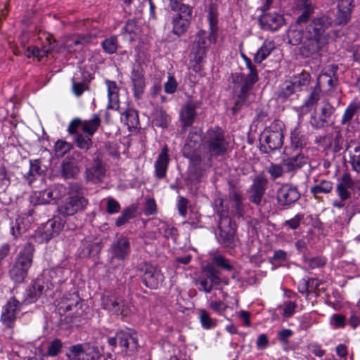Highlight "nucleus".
Instances as JSON below:
<instances>
[{
    "label": "nucleus",
    "instance_id": "nucleus-1",
    "mask_svg": "<svg viewBox=\"0 0 360 360\" xmlns=\"http://www.w3.org/2000/svg\"><path fill=\"white\" fill-rule=\"evenodd\" d=\"M328 24V18L322 16L314 19L302 32L291 29L288 32L289 41L295 45L303 39L300 47V53L303 57L320 56L328 44V38L326 33Z\"/></svg>",
    "mask_w": 360,
    "mask_h": 360
},
{
    "label": "nucleus",
    "instance_id": "nucleus-42",
    "mask_svg": "<svg viewBox=\"0 0 360 360\" xmlns=\"http://www.w3.org/2000/svg\"><path fill=\"white\" fill-rule=\"evenodd\" d=\"M199 319L202 327L205 330L214 328L217 326V320L212 319L205 309L199 310Z\"/></svg>",
    "mask_w": 360,
    "mask_h": 360
},
{
    "label": "nucleus",
    "instance_id": "nucleus-52",
    "mask_svg": "<svg viewBox=\"0 0 360 360\" xmlns=\"http://www.w3.org/2000/svg\"><path fill=\"white\" fill-rule=\"evenodd\" d=\"M72 148V146L71 143L65 141L59 140L55 144L56 155L58 157H63L69 152Z\"/></svg>",
    "mask_w": 360,
    "mask_h": 360
},
{
    "label": "nucleus",
    "instance_id": "nucleus-23",
    "mask_svg": "<svg viewBox=\"0 0 360 360\" xmlns=\"http://www.w3.org/2000/svg\"><path fill=\"white\" fill-rule=\"evenodd\" d=\"M201 139L200 131L191 132L187 138L186 142L183 148L184 157L192 159L195 155V150L199 146Z\"/></svg>",
    "mask_w": 360,
    "mask_h": 360
},
{
    "label": "nucleus",
    "instance_id": "nucleus-10",
    "mask_svg": "<svg viewBox=\"0 0 360 360\" xmlns=\"http://www.w3.org/2000/svg\"><path fill=\"white\" fill-rule=\"evenodd\" d=\"M68 360H98L101 353L98 347L89 343L77 344L70 349Z\"/></svg>",
    "mask_w": 360,
    "mask_h": 360
},
{
    "label": "nucleus",
    "instance_id": "nucleus-29",
    "mask_svg": "<svg viewBox=\"0 0 360 360\" xmlns=\"http://www.w3.org/2000/svg\"><path fill=\"white\" fill-rule=\"evenodd\" d=\"M359 111L360 103L356 101L351 102L346 108L340 123L342 125L349 124L355 117H358Z\"/></svg>",
    "mask_w": 360,
    "mask_h": 360
},
{
    "label": "nucleus",
    "instance_id": "nucleus-53",
    "mask_svg": "<svg viewBox=\"0 0 360 360\" xmlns=\"http://www.w3.org/2000/svg\"><path fill=\"white\" fill-rule=\"evenodd\" d=\"M62 346L61 340L58 338H55L48 347L47 356L52 357L56 356L60 352Z\"/></svg>",
    "mask_w": 360,
    "mask_h": 360
},
{
    "label": "nucleus",
    "instance_id": "nucleus-60",
    "mask_svg": "<svg viewBox=\"0 0 360 360\" xmlns=\"http://www.w3.org/2000/svg\"><path fill=\"white\" fill-rule=\"evenodd\" d=\"M302 6L304 8V11L297 20V22L299 24L307 22L313 12V6L311 2L305 1L304 5H302Z\"/></svg>",
    "mask_w": 360,
    "mask_h": 360
},
{
    "label": "nucleus",
    "instance_id": "nucleus-59",
    "mask_svg": "<svg viewBox=\"0 0 360 360\" xmlns=\"http://www.w3.org/2000/svg\"><path fill=\"white\" fill-rule=\"evenodd\" d=\"M296 92H297V90L295 86H294L290 79V81H286L283 83L279 95L280 96L287 98Z\"/></svg>",
    "mask_w": 360,
    "mask_h": 360
},
{
    "label": "nucleus",
    "instance_id": "nucleus-46",
    "mask_svg": "<svg viewBox=\"0 0 360 360\" xmlns=\"http://www.w3.org/2000/svg\"><path fill=\"white\" fill-rule=\"evenodd\" d=\"M333 190V183L330 181L322 180L320 183L311 188V193L316 197L319 193H329Z\"/></svg>",
    "mask_w": 360,
    "mask_h": 360
},
{
    "label": "nucleus",
    "instance_id": "nucleus-6",
    "mask_svg": "<svg viewBox=\"0 0 360 360\" xmlns=\"http://www.w3.org/2000/svg\"><path fill=\"white\" fill-rule=\"evenodd\" d=\"M88 201L79 191L71 190L58 207L59 214L64 217L72 216L85 209Z\"/></svg>",
    "mask_w": 360,
    "mask_h": 360
},
{
    "label": "nucleus",
    "instance_id": "nucleus-57",
    "mask_svg": "<svg viewBox=\"0 0 360 360\" xmlns=\"http://www.w3.org/2000/svg\"><path fill=\"white\" fill-rule=\"evenodd\" d=\"M205 274L209 279L212 287L217 286L220 284L221 278L217 274L216 270L212 266H207L205 269Z\"/></svg>",
    "mask_w": 360,
    "mask_h": 360
},
{
    "label": "nucleus",
    "instance_id": "nucleus-27",
    "mask_svg": "<svg viewBox=\"0 0 360 360\" xmlns=\"http://www.w3.org/2000/svg\"><path fill=\"white\" fill-rule=\"evenodd\" d=\"M34 247L31 244H27L20 252L15 264L28 270L32 263V254Z\"/></svg>",
    "mask_w": 360,
    "mask_h": 360
},
{
    "label": "nucleus",
    "instance_id": "nucleus-37",
    "mask_svg": "<svg viewBox=\"0 0 360 360\" xmlns=\"http://www.w3.org/2000/svg\"><path fill=\"white\" fill-rule=\"evenodd\" d=\"M306 163L307 158L300 153L283 160V165L287 168L288 171H293L295 169H299Z\"/></svg>",
    "mask_w": 360,
    "mask_h": 360
},
{
    "label": "nucleus",
    "instance_id": "nucleus-34",
    "mask_svg": "<svg viewBox=\"0 0 360 360\" xmlns=\"http://www.w3.org/2000/svg\"><path fill=\"white\" fill-rule=\"evenodd\" d=\"M121 120L124 122L129 129H136L139 125V119L136 110L132 108H128L121 115Z\"/></svg>",
    "mask_w": 360,
    "mask_h": 360
},
{
    "label": "nucleus",
    "instance_id": "nucleus-56",
    "mask_svg": "<svg viewBox=\"0 0 360 360\" xmlns=\"http://www.w3.org/2000/svg\"><path fill=\"white\" fill-rule=\"evenodd\" d=\"M205 274L209 279L212 287L217 286L220 284L221 278L217 274L216 270L212 266H207L205 269Z\"/></svg>",
    "mask_w": 360,
    "mask_h": 360
},
{
    "label": "nucleus",
    "instance_id": "nucleus-18",
    "mask_svg": "<svg viewBox=\"0 0 360 360\" xmlns=\"http://www.w3.org/2000/svg\"><path fill=\"white\" fill-rule=\"evenodd\" d=\"M267 180L262 176H257L254 179L252 184L250 186L251 195H250V200L258 205L262 202V200L264 195Z\"/></svg>",
    "mask_w": 360,
    "mask_h": 360
},
{
    "label": "nucleus",
    "instance_id": "nucleus-55",
    "mask_svg": "<svg viewBox=\"0 0 360 360\" xmlns=\"http://www.w3.org/2000/svg\"><path fill=\"white\" fill-rule=\"evenodd\" d=\"M11 178L6 167L1 164L0 165V188L5 190V188L10 184Z\"/></svg>",
    "mask_w": 360,
    "mask_h": 360
},
{
    "label": "nucleus",
    "instance_id": "nucleus-25",
    "mask_svg": "<svg viewBox=\"0 0 360 360\" xmlns=\"http://www.w3.org/2000/svg\"><path fill=\"white\" fill-rule=\"evenodd\" d=\"M198 105L193 101H188L182 108L180 112V117L184 127L191 126L196 115L195 109Z\"/></svg>",
    "mask_w": 360,
    "mask_h": 360
},
{
    "label": "nucleus",
    "instance_id": "nucleus-17",
    "mask_svg": "<svg viewBox=\"0 0 360 360\" xmlns=\"http://www.w3.org/2000/svg\"><path fill=\"white\" fill-rule=\"evenodd\" d=\"M355 182L349 173H344L336 186V192L341 200H347L352 195Z\"/></svg>",
    "mask_w": 360,
    "mask_h": 360
},
{
    "label": "nucleus",
    "instance_id": "nucleus-63",
    "mask_svg": "<svg viewBox=\"0 0 360 360\" xmlns=\"http://www.w3.org/2000/svg\"><path fill=\"white\" fill-rule=\"evenodd\" d=\"M305 264L310 269H315L323 266L326 264V259L321 257L309 258L304 259Z\"/></svg>",
    "mask_w": 360,
    "mask_h": 360
},
{
    "label": "nucleus",
    "instance_id": "nucleus-47",
    "mask_svg": "<svg viewBox=\"0 0 360 360\" xmlns=\"http://www.w3.org/2000/svg\"><path fill=\"white\" fill-rule=\"evenodd\" d=\"M347 324L345 316L341 314H333L329 319V325L333 330L343 329Z\"/></svg>",
    "mask_w": 360,
    "mask_h": 360
},
{
    "label": "nucleus",
    "instance_id": "nucleus-21",
    "mask_svg": "<svg viewBox=\"0 0 360 360\" xmlns=\"http://www.w3.org/2000/svg\"><path fill=\"white\" fill-rule=\"evenodd\" d=\"M259 21L263 29L272 31L278 30L284 23L283 17L276 13H264Z\"/></svg>",
    "mask_w": 360,
    "mask_h": 360
},
{
    "label": "nucleus",
    "instance_id": "nucleus-51",
    "mask_svg": "<svg viewBox=\"0 0 360 360\" xmlns=\"http://www.w3.org/2000/svg\"><path fill=\"white\" fill-rule=\"evenodd\" d=\"M158 230L160 233L162 234L167 238L174 237L177 233L176 228L162 221L159 223Z\"/></svg>",
    "mask_w": 360,
    "mask_h": 360
},
{
    "label": "nucleus",
    "instance_id": "nucleus-24",
    "mask_svg": "<svg viewBox=\"0 0 360 360\" xmlns=\"http://www.w3.org/2000/svg\"><path fill=\"white\" fill-rule=\"evenodd\" d=\"M59 198L56 189H46L44 191H36L30 197V201L35 205L49 204L53 200Z\"/></svg>",
    "mask_w": 360,
    "mask_h": 360
},
{
    "label": "nucleus",
    "instance_id": "nucleus-35",
    "mask_svg": "<svg viewBox=\"0 0 360 360\" xmlns=\"http://www.w3.org/2000/svg\"><path fill=\"white\" fill-rule=\"evenodd\" d=\"M133 90L135 97L137 98L143 94L145 89L144 77L142 73L133 70L131 75Z\"/></svg>",
    "mask_w": 360,
    "mask_h": 360
},
{
    "label": "nucleus",
    "instance_id": "nucleus-30",
    "mask_svg": "<svg viewBox=\"0 0 360 360\" xmlns=\"http://www.w3.org/2000/svg\"><path fill=\"white\" fill-rule=\"evenodd\" d=\"M105 84L107 86V89H108V108L113 109L118 105L119 88H118L117 84L112 81L105 80Z\"/></svg>",
    "mask_w": 360,
    "mask_h": 360
},
{
    "label": "nucleus",
    "instance_id": "nucleus-38",
    "mask_svg": "<svg viewBox=\"0 0 360 360\" xmlns=\"http://www.w3.org/2000/svg\"><path fill=\"white\" fill-rule=\"evenodd\" d=\"M291 81L297 91H300L304 90L309 85L310 82V75L306 72H302L301 73L293 76L291 78Z\"/></svg>",
    "mask_w": 360,
    "mask_h": 360
},
{
    "label": "nucleus",
    "instance_id": "nucleus-45",
    "mask_svg": "<svg viewBox=\"0 0 360 360\" xmlns=\"http://www.w3.org/2000/svg\"><path fill=\"white\" fill-rule=\"evenodd\" d=\"M103 51L108 54L115 53L118 47V40L115 35H112L104 39L101 43Z\"/></svg>",
    "mask_w": 360,
    "mask_h": 360
},
{
    "label": "nucleus",
    "instance_id": "nucleus-31",
    "mask_svg": "<svg viewBox=\"0 0 360 360\" xmlns=\"http://www.w3.org/2000/svg\"><path fill=\"white\" fill-rule=\"evenodd\" d=\"M190 20L180 15H175L172 18V32L177 36L184 34L190 25Z\"/></svg>",
    "mask_w": 360,
    "mask_h": 360
},
{
    "label": "nucleus",
    "instance_id": "nucleus-7",
    "mask_svg": "<svg viewBox=\"0 0 360 360\" xmlns=\"http://www.w3.org/2000/svg\"><path fill=\"white\" fill-rule=\"evenodd\" d=\"M234 89L238 90V97L245 101L251 93L253 86L259 79L257 72H249L247 75L243 73L233 75Z\"/></svg>",
    "mask_w": 360,
    "mask_h": 360
},
{
    "label": "nucleus",
    "instance_id": "nucleus-64",
    "mask_svg": "<svg viewBox=\"0 0 360 360\" xmlns=\"http://www.w3.org/2000/svg\"><path fill=\"white\" fill-rule=\"evenodd\" d=\"M267 172L269 173L272 179H276L282 176L283 170V167L276 164H271L268 168Z\"/></svg>",
    "mask_w": 360,
    "mask_h": 360
},
{
    "label": "nucleus",
    "instance_id": "nucleus-3",
    "mask_svg": "<svg viewBox=\"0 0 360 360\" xmlns=\"http://www.w3.org/2000/svg\"><path fill=\"white\" fill-rule=\"evenodd\" d=\"M82 303L77 292L66 293L57 300L56 307L59 314L64 316L68 324H72L82 316Z\"/></svg>",
    "mask_w": 360,
    "mask_h": 360
},
{
    "label": "nucleus",
    "instance_id": "nucleus-2",
    "mask_svg": "<svg viewBox=\"0 0 360 360\" xmlns=\"http://www.w3.org/2000/svg\"><path fill=\"white\" fill-rule=\"evenodd\" d=\"M213 37H208L205 30H199L192 41L190 52V65L195 72H200L202 69V63L207 56V51Z\"/></svg>",
    "mask_w": 360,
    "mask_h": 360
},
{
    "label": "nucleus",
    "instance_id": "nucleus-58",
    "mask_svg": "<svg viewBox=\"0 0 360 360\" xmlns=\"http://www.w3.org/2000/svg\"><path fill=\"white\" fill-rule=\"evenodd\" d=\"M134 210L132 208L127 207L124 209L121 215L117 218L116 221V225L117 226H121L126 224L130 219H131L134 216Z\"/></svg>",
    "mask_w": 360,
    "mask_h": 360
},
{
    "label": "nucleus",
    "instance_id": "nucleus-33",
    "mask_svg": "<svg viewBox=\"0 0 360 360\" xmlns=\"http://www.w3.org/2000/svg\"><path fill=\"white\" fill-rule=\"evenodd\" d=\"M101 123V120L98 115L94 114L91 119L82 121V131L89 135L93 136L98 130Z\"/></svg>",
    "mask_w": 360,
    "mask_h": 360
},
{
    "label": "nucleus",
    "instance_id": "nucleus-8",
    "mask_svg": "<svg viewBox=\"0 0 360 360\" xmlns=\"http://www.w3.org/2000/svg\"><path fill=\"white\" fill-rule=\"evenodd\" d=\"M283 134L282 125L277 121L273 122L261 135V141L264 143L270 150H278L283 145Z\"/></svg>",
    "mask_w": 360,
    "mask_h": 360
},
{
    "label": "nucleus",
    "instance_id": "nucleus-49",
    "mask_svg": "<svg viewBox=\"0 0 360 360\" xmlns=\"http://www.w3.org/2000/svg\"><path fill=\"white\" fill-rule=\"evenodd\" d=\"M27 271L15 264L9 272L11 278L15 283H22L27 276Z\"/></svg>",
    "mask_w": 360,
    "mask_h": 360
},
{
    "label": "nucleus",
    "instance_id": "nucleus-13",
    "mask_svg": "<svg viewBox=\"0 0 360 360\" xmlns=\"http://www.w3.org/2000/svg\"><path fill=\"white\" fill-rule=\"evenodd\" d=\"M20 311V302L15 297L11 298L3 307L1 322L6 328H13Z\"/></svg>",
    "mask_w": 360,
    "mask_h": 360
},
{
    "label": "nucleus",
    "instance_id": "nucleus-36",
    "mask_svg": "<svg viewBox=\"0 0 360 360\" xmlns=\"http://www.w3.org/2000/svg\"><path fill=\"white\" fill-rule=\"evenodd\" d=\"M307 134L300 127H296L291 131V143L295 148H302L307 143Z\"/></svg>",
    "mask_w": 360,
    "mask_h": 360
},
{
    "label": "nucleus",
    "instance_id": "nucleus-19",
    "mask_svg": "<svg viewBox=\"0 0 360 360\" xmlns=\"http://www.w3.org/2000/svg\"><path fill=\"white\" fill-rule=\"evenodd\" d=\"M354 7V0H339L335 15L336 23L338 25L346 24L350 20Z\"/></svg>",
    "mask_w": 360,
    "mask_h": 360
},
{
    "label": "nucleus",
    "instance_id": "nucleus-12",
    "mask_svg": "<svg viewBox=\"0 0 360 360\" xmlns=\"http://www.w3.org/2000/svg\"><path fill=\"white\" fill-rule=\"evenodd\" d=\"M300 198V193L297 188L292 184H285L276 192L277 202L284 208L295 203Z\"/></svg>",
    "mask_w": 360,
    "mask_h": 360
},
{
    "label": "nucleus",
    "instance_id": "nucleus-16",
    "mask_svg": "<svg viewBox=\"0 0 360 360\" xmlns=\"http://www.w3.org/2000/svg\"><path fill=\"white\" fill-rule=\"evenodd\" d=\"M51 285L44 276H39L27 290L25 301L27 303L36 302L44 291L50 288Z\"/></svg>",
    "mask_w": 360,
    "mask_h": 360
},
{
    "label": "nucleus",
    "instance_id": "nucleus-48",
    "mask_svg": "<svg viewBox=\"0 0 360 360\" xmlns=\"http://www.w3.org/2000/svg\"><path fill=\"white\" fill-rule=\"evenodd\" d=\"M170 120V117L162 109L157 110L154 114L153 122L157 127H167Z\"/></svg>",
    "mask_w": 360,
    "mask_h": 360
},
{
    "label": "nucleus",
    "instance_id": "nucleus-4",
    "mask_svg": "<svg viewBox=\"0 0 360 360\" xmlns=\"http://www.w3.org/2000/svg\"><path fill=\"white\" fill-rule=\"evenodd\" d=\"M202 146L208 155L218 157L226 153L229 142L225 138L223 129L215 127L206 131L202 140Z\"/></svg>",
    "mask_w": 360,
    "mask_h": 360
},
{
    "label": "nucleus",
    "instance_id": "nucleus-11",
    "mask_svg": "<svg viewBox=\"0 0 360 360\" xmlns=\"http://www.w3.org/2000/svg\"><path fill=\"white\" fill-rule=\"evenodd\" d=\"M219 242L225 248H233L236 245V231L231 219L228 217L221 218L219 222Z\"/></svg>",
    "mask_w": 360,
    "mask_h": 360
},
{
    "label": "nucleus",
    "instance_id": "nucleus-26",
    "mask_svg": "<svg viewBox=\"0 0 360 360\" xmlns=\"http://www.w3.org/2000/svg\"><path fill=\"white\" fill-rule=\"evenodd\" d=\"M207 20L210 26V35L213 37L214 42L217 39V31H218V9L217 6L211 4L207 8Z\"/></svg>",
    "mask_w": 360,
    "mask_h": 360
},
{
    "label": "nucleus",
    "instance_id": "nucleus-9",
    "mask_svg": "<svg viewBox=\"0 0 360 360\" xmlns=\"http://www.w3.org/2000/svg\"><path fill=\"white\" fill-rule=\"evenodd\" d=\"M102 306L109 312L122 317L128 316L131 312L129 304L115 294L104 295L102 297Z\"/></svg>",
    "mask_w": 360,
    "mask_h": 360
},
{
    "label": "nucleus",
    "instance_id": "nucleus-32",
    "mask_svg": "<svg viewBox=\"0 0 360 360\" xmlns=\"http://www.w3.org/2000/svg\"><path fill=\"white\" fill-rule=\"evenodd\" d=\"M274 49L275 45L274 41L269 40L264 41L262 46L257 50L255 55V62L257 63H261L271 54Z\"/></svg>",
    "mask_w": 360,
    "mask_h": 360
},
{
    "label": "nucleus",
    "instance_id": "nucleus-41",
    "mask_svg": "<svg viewBox=\"0 0 360 360\" xmlns=\"http://www.w3.org/2000/svg\"><path fill=\"white\" fill-rule=\"evenodd\" d=\"M75 143L77 148L84 151L88 150L92 146L91 136L78 134L75 137Z\"/></svg>",
    "mask_w": 360,
    "mask_h": 360
},
{
    "label": "nucleus",
    "instance_id": "nucleus-61",
    "mask_svg": "<svg viewBox=\"0 0 360 360\" xmlns=\"http://www.w3.org/2000/svg\"><path fill=\"white\" fill-rule=\"evenodd\" d=\"M334 111L335 108L333 106L331 105L329 103L325 102L323 103V105L321 108V115L319 117H321L323 121H326L328 123L329 118L334 112Z\"/></svg>",
    "mask_w": 360,
    "mask_h": 360
},
{
    "label": "nucleus",
    "instance_id": "nucleus-20",
    "mask_svg": "<svg viewBox=\"0 0 360 360\" xmlns=\"http://www.w3.org/2000/svg\"><path fill=\"white\" fill-rule=\"evenodd\" d=\"M112 258L124 260L130 253V243L125 237L119 238L111 246Z\"/></svg>",
    "mask_w": 360,
    "mask_h": 360
},
{
    "label": "nucleus",
    "instance_id": "nucleus-62",
    "mask_svg": "<svg viewBox=\"0 0 360 360\" xmlns=\"http://www.w3.org/2000/svg\"><path fill=\"white\" fill-rule=\"evenodd\" d=\"M196 285L198 286L199 290L204 291L206 293L210 292L212 289L210 282L206 275L200 277L196 281Z\"/></svg>",
    "mask_w": 360,
    "mask_h": 360
},
{
    "label": "nucleus",
    "instance_id": "nucleus-40",
    "mask_svg": "<svg viewBox=\"0 0 360 360\" xmlns=\"http://www.w3.org/2000/svg\"><path fill=\"white\" fill-rule=\"evenodd\" d=\"M333 72V70H332ZM338 83V79L335 76L334 72H333V75L326 72H322L318 78L317 85L318 86H325L326 85L328 87V89H333Z\"/></svg>",
    "mask_w": 360,
    "mask_h": 360
},
{
    "label": "nucleus",
    "instance_id": "nucleus-54",
    "mask_svg": "<svg viewBox=\"0 0 360 360\" xmlns=\"http://www.w3.org/2000/svg\"><path fill=\"white\" fill-rule=\"evenodd\" d=\"M214 263L225 270L231 271L233 269L230 261L221 255H215L213 257Z\"/></svg>",
    "mask_w": 360,
    "mask_h": 360
},
{
    "label": "nucleus",
    "instance_id": "nucleus-15",
    "mask_svg": "<svg viewBox=\"0 0 360 360\" xmlns=\"http://www.w3.org/2000/svg\"><path fill=\"white\" fill-rule=\"evenodd\" d=\"M63 227V223L58 221L56 218H53L49 219L42 227L39 228L34 236L39 242H47L57 235Z\"/></svg>",
    "mask_w": 360,
    "mask_h": 360
},
{
    "label": "nucleus",
    "instance_id": "nucleus-43",
    "mask_svg": "<svg viewBox=\"0 0 360 360\" xmlns=\"http://www.w3.org/2000/svg\"><path fill=\"white\" fill-rule=\"evenodd\" d=\"M349 163L353 170L360 173V145L356 144L354 148L349 151Z\"/></svg>",
    "mask_w": 360,
    "mask_h": 360
},
{
    "label": "nucleus",
    "instance_id": "nucleus-22",
    "mask_svg": "<svg viewBox=\"0 0 360 360\" xmlns=\"http://www.w3.org/2000/svg\"><path fill=\"white\" fill-rule=\"evenodd\" d=\"M168 150L167 146H164L155 162V175L158 179L166 176L169 162Z\"/></svg>",
    "mask_w": 360,
    "mask_h": 360
},
{
    "label": "nucleus",
    "instance_id": "nucleus-14",
    "mask_svg": "<svg viewBox=\"0 0 360 360\" xmlns=\"http://www.w3.org/2000/svg\"><path fill=\"white\" fill-rule=\"evenodd\" d=\"M142 271L143 272L142 282L148 288L157 289L162 283L165 278L157 266L145 264L142 267Z\"/></svg>",
    "mask_w": 360,
    "mask_h": 360
},
{
    "label": "nucleus",
    "instance_id": "nucleus-50",
    "mask_svg": "<svg viewBox=\"0 0 360 360\" xmlns=\"http://www.w3.org/2000/svg\"><path fill=\"white\" fill-rule=\"evenodd\" d=\"M62 175L65 179L74 177L79 172V169L77 166L70 162H63L62 165Z\"/></svg>",
    "mask_w": 360,
    "mask_h": 360
},
{
    "label": "nucleus",
    "instance_id": "nucleus-44",
    "mask_svg": "<svg viewBox=\"0 0 360 360\" xmlns=\"http://www.w3.org/2000/svg\"><path fill=\"white\" fill-rule=\"evenodd\" d=\"M172 8L173 10L177 9L178 13L176 15H180L182 18L191 20L192 16V8L186 4H179L177 0H170Z\"/></svg>",
    "mask_w": 360,
    "mask_h": 360
},
{
    "label": "nucleus",
    "instance_id": "nucleus-39",
    "mask_svg": "<svg viewBox=\"0 0 360 360\" xmlns=\"http://www.w3.org/2000/svg\"><path fill=\"white\" fill-rule=\"evenodd\" d=\"M89 37H79L78 39H68L65 42V48L69 51H75L90 42Z\"/></svg>",
    "mask_w": 360,
    "mask_h": 360
},
{
    "label": "nucleus",
    "instance_id": "nucleus-28",
    "mask_svg": "<svg viewBox=\"0 0 360 360\" xmlns=\"http://www.w3.org/2000/svg\"><path fill=\"white\" fill-rule=\"evenodd\" d=\"M49 42L48 45H43L41 49L37 46H30L27 48L26 55L30 58L35 56L37 58H43L46 56L55 47V41H52L50 37L46 38Z\"/></svg>",
    "mask_w": 360,
    "mask_h": 360
},
{
    "label": "nucleus",
    "instance_id": "nucleus-5",
    "mask_svg": "<svg viewBox=\"0 0 360 360\" xmlns=\"http://www.w3.org/2000/svg\"><path fill=\"white\" fill-rule=\"evenodd\" d=\"M107 342L112 352L118 346L120 352L127 355L134 354L139 348L137 334L129 328L117 331L115 336L108 337Z\"/></svg>",
    "mask_w": 360,
    "mask_h": 360
}]
</instances>
